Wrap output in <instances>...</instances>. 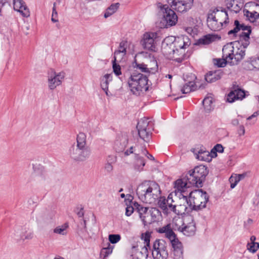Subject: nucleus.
<instances>
[{
  "mask_svg": "<svg viewBox=\"0 0 259 259\" xmlns=\"http://www.w3.org/2000/svg\"><path fill=\"white\" fill-rule=\"evenodd\" d=\"M234 28L230 30L228 34L230 35H236L237 33L242 31L239 34V41L231 42L225 45L222 49V58L214 59V64L219 67H224L227 64L235 65L243 59L245 55V49L250 44V34L251 28L250 26L246 25L237 20L234 21Z\"/></svg>",
  "mask_w": 259,
  "mask_h": 259,
  "instance_id": "1",
  "label": "nucleus"
},
{
  "mask_svg": "<svg viewBox=\"0 0 259 259\" xmlns=\"http://www.w3.org/2000/svg\"><path fill=\"white\" fill-rule=\"evenodd\" d=\"M136 193L143 202L152 204L160 197L161 190L159 185L155 182L146 181L138 186Z\"/></svg>",
  "mask_w": 259,
  "mask_h": 259,
  "instance_id": "2",
  "label": "nucleus"
},
{
  "mask_svg": "<svg viewBox=\"0 0 259 259\" xmlns=\"http://www.w3.org/2000/svg\"><path fill=\"white\" fill-rule=\"evenodd\" d=\"M158 202L159 207L162 210L163 213L168 214L173 212L178 215L182 214L186 211L187 206L185 205L188 203V199L186 195H183V198H180L182 203L177 204L172 198V194H169L166 199L164 197H159Z\"/></svg>",
  "mask_w": 259,
  "mask_h": 259,
  "instance_id": "3",
  "label": "nucleus"
},
{
  "mask_svg": "<svg viewBox=\"0 0 259 259\" xmlns=\"http://www.w3.org/2000/svg\"><path fill=\"white\" fill-rule=\"evenodd\" d=\"M148 81L146 75L135 71L128 80V87L133 94L139 96L148 90Z\"/></svg>",
  "mask_w": 259,
  "mask_h": 259,
  "instance_id": "4",
  "label": "nucleus"
},
{
  "mask_svg": "<svg viewBox=\"0 0 259 259\" xmlns=\"http://www.w3.org/2000/svg\"><path fill=\"white\" fill-rule=\"evenodd\" d=\"M228 19V15L225 10H214L208 14L207 26L212 31H219L224 25L229 23Z\"/></svg>",
  "mask_w": 259,
  "mask_h": 259,
  "instance_id": "5",
  "label": "nucleus"
},
{
  "mask_svg": "<svg viewBox=\"0 0 259 259\" xmlns=\"http://www.w3.org/2000/svg\"><path fill=\"white\" fill-rule=\"evenodd\" d=\"M187 199L188 203H185L186 206L189 205L193 210H199L206 207V204L208 201V196L202 189H198L191 191Z\"/></svg>",
  "mask_w": 259,
  "mask_h": 259,
  "instance_id": "6",
  "label": "nucleus"
},
{
  "mask_svg": "<svg viewBox=\"0 0 259 259\" xmlns=\"http://www.w3.org/2000/svg\"><path fill=\"white\" fill-rule=\"evenodd\" d=\"M135 206L136 207V211L144 226L151 224L156 221V216L159 213L157 209L144 207L138 203H135Z\"/></svg>",
  "mask_w": 259,
  "mask_h": 259,
  "instance_id": "7",
  "label": "nucleus"
},
{
  "mask_svg": "<svg viewBox=\"0 0 259 259\" xmlns=\"http://www.w3.org/2000/svg\"><path fill=\"white\" fill-rule=\"evenodd\" d=\"M207 174V167L200 165L195 167L193 170L190 171L186 175L189 183L197 187H201L202 182Z\"/></svg>",
  "mask_w": 259,
  "mask_h": 259,
  "instance_id": "8",
  "label": "nucleus"
},
{
  "mask_svg": "<svg viewBox=\"0 0 259 259\" xmlns=\"http://www.w3.org/2000/svg\"><path fill=\"white\" fill-rule=\"evenodd\" d=\"M70 157L76 162H83L89 158L91 150L88 147H80L72 145L68 152Z\"/></svg>",
  "mask_w": 259,
  "mask_h": 259,
  "instance_id": "9",
  "label": "nucleus"
},
{
  "mask_svg": "<svg viewBox=\"0 0 259 259\" xmlns=\"http://www.w3.org/2000/svg\"><path fill=\"white\" fill-rule=\"evenodd\" d=\"M157 7L163 13V19L166 27L174 26L178 21V16L174 10L170 9L167 5L161 3L157 4Z\"/></svg>",
  "mask_w": 259,
  "mask_h": 259,
  "instance_id": "10",
  "label": "nucleus"
},
{
  "mask_svg": "<svg viewBox=\"0 0 259 259\" xmlns=\"http://www.w3.org/2000/svg\"><path fill=\"white\" fill-rule=\"evenodd\" d=\"M152 254L154 259H166L168 256L167 244L162 239H157L153 244Z\"/></svg>",
  "mask_w": 259,
  "mask_h": 259,
  "instance_id": "11",
  "label": "nucleus"
},
{
  "mask_svg": "<svg viewBox=\"0 0 259 259\" xmlns=\"http://www.w3.org/2000/svg\"><path fill=\"white\" fill-rule=\"evenodd\" d=\"M178 221L182 224L181 226L177 228L179 231L187 236H191L195 234L196 226L193 219L191 216L186 217L184 221L182 219H179Z\"/></svg>",
  "mask_w": 259,
  "mask_h": 259,
  "instance_id": "12",
  "label": "nucleus"
},
{
  "mask_svg": "<svg viewBox=\"0 0 259 259\" xmlns=\"http://www.w3.org/2000/svg\"><path fill=\"white\" fill-rule=\"evenodd\" d=\"M157 33L155 32H146L143 34L140 41V44L145 50L155 52L156 50L155 39Z\"/></svg>",
  "mask_w": 259,
  "mask_h": 259,
  "instance_id": "13",
  "label": "nucleus"
},
{
  "mask_svg": "<svg viewBox=\"0 0 259 259\" xmlns=\"http://www.w3.org/2000/svg\"><path fill=\"white\" fill-rule=\"evenodd\" d=\"M166 2L173 9L180 13L189 11L193 5V0H166Z\"/></svg>",
  "mask_w": 259,
  "mask_h": 259,
  "instance_id": "14",
  "label": "nucleus"
},
{
  "mask_svg": "<svg viewBox=\"0 0 259 259\" xmlns=\"http://www.w3.org/2000/svg\"><path fill=\"white\" fill-rule=\"evenodd\" d=\"M132 153H134L135 154V169L139 172L142 171L143 170V167L145 165V161L144 158L139 155L140 153L139 147H135L134 149L133 147H131L129 149H127L124 152V155L126 156H128Z\"/></svg>",
  "mask_w": 259,
  "mask_h": 259,
  "instance_id": "15",
  "label": "nucleus"
},
{
  "mask_svg": "<svg viewBox=\"0 0 259 259\" xmlns=\"http://www.w3.org/2000/svg\"><path fill=\"white\" fill-rule=\"evenodd\" d=\"M13 237L17 241L30 240L33 237V233L26 226H18L15 229Z\"/></svg>",
  "mask_w": 259,
  "mask_h": 259,
  "instance_id": "16",
  "label": "nucleus"
},
{
  "mask_svg": "<svg viewBox=\"0 0 259 259\" xmlns=\"http://www.w3.org/2000/svg\"><path fill=\"white\" fill-rule=\"evenodd\" d=\"M192 186H193V184L189 183L187 180L186 175L184 177L177 180L175 182L176 195H178L180 198H183V195H186L187 197V194H185L186 191Z\"/></svg>",
  "mask_w": 259,
  "mask_h": 259,
  "instance_id": "17",
  "label": "nucleus"
},
{
  "mask_svg": "<svg viewBox=\"0 0 259 259\" xmlns=\"http://www.w3.org/2000/svg\"><path fill=\"white\" fill-rule=\"evenodd\" d=\"M65 73L60 72L56 73L52 71L48 76V88L50 90H55L58 86L61 85L65 78Z\"/></svg>",
  "mask_w": 259,
  "mask_h": 259,
  "instance_id": "18",
  "label": "nucleus"
},
{
  "mask_svg": "<svg viewBox=\"0 0 259 259\" xmlns=\"http://www.w3.org/2000/svg\"><path fill=\"white\" fill-rule=\"evenodd\" d=\"M149 121L147 119H141L138 123L137 128L140 137L145 142L150 140V132L147 131Z\"/></svg>",
  "mask_w": 259,
  "mask_h": 259,
  "instance_id": "19",
  "label": "nucleus"
},
{
  "mask_svg": "<svg viewBox=\"0 0 259 259\" xmlns=\"http://www.w3.org/2000/svg\"><path fill=\"white\" fill-rule=\"evenodd\" d=\"M172 38L173 39L171 41L175 49H177V52H179V49L185 50L191 45L190 38L186 35H181L177 38L172 37Z\"/></svg>",
  "mask_w": 259,
  "mask_h": 259,
  "instance_id": "20",
  "label": "nucleus"
},
{
  "mask_svg": "<svg viewBox=\"0 0 259 259\" xmlns=\"http://www.w3.org/2000/svg\"><path fill=\"white\" fill-rule=\"evenodd\" d=\"M13 5L14 10L19 12L23 17L30 16L29 9L22 0H13Z\"/></svg>",
  "mask_w": 259,
  "mask_h": 259,
  "instance_id": "21",
  "label": "nucleus"
},
{
  "mask_svg": "<svg viewBox=\"0 0 259 259\" xmlns=\"http://www.w3.org/2000/svg\"><path fill=\"white\" fill-rule=\"evenodd\" d=\"M33 176L35 178L36 181L42 182L47 179V175L43 166L40 164H32Z\"/></svg>",
  "mask_w": 259,
  "mask_h": 259,
  "instance_id": "22",
  "label": "nucleus"
},
{
  "mask_svg": "<svg viewBox=\"0 0 259 259\" xmlns=\"http://www.w3.org/2000/svg\"><path fill=\"white\" fill-rule=\"evenodd\" d=\"M172 37H168L164 39L162 44L163 53L170 59L175 50V47L172 42L170 44H168V42L172 41Z\"/></svg>",
  "mask_w": 259,
  "mask_h": 259,
  "instance_id": "23",
  "label": "nucleus"
},
{
  "mask_svg": "<svg viewBox=\"0 0 259 259\" xmlns=\"http://www.w3.org/2000/svg\"><path fill=\"white\" fill-rule=\"evenodd\" d=\"M127 143L128 139L126 136H119L115 142L114 149L117 152H122L125 148Z\"/></svg>",
  "mask_w": 259,
  "mask_h": 259,
  "instance_id": "24",
  "label": "nucleus"
},
{
  "mask_svg": "<svg viewBox=\"0 0 259 259\" xmlns=\"http://www.w3.org/2000/svg\"><path fill=\"white\" fill-rule=\"evenodd\" d=\"M157 232L160 234H164L165 237L169 240L172 239L176 236L170 224L158 228Z\"/></svg>",
  "mask_w": 259,
  "mask_h": 259,
  "instance_id": "25",
  "label": "nucleus"
},
{
  "mask_svg": "<svg viewBox=\"0 0 259 259\" xmlns=\"http://www.w3.org/2000/svg\"><path fill=\"white\" fill-rule=\"evenodd\" d=\"M152 63L153 67L144 63L136 64L137 68L139 69L142 72H150L151 71L156 70L157 69V64L155 60L152 59Z\"/></svg>",
  "mask_w": 259,
  "mask_h": 259,
  "instance_id": "26",
  "label": "nucleus"
},
{
  "mask_svg": "<svg viewBox=\"0 0 259 259\" xmlns=\"http://www.w3.org/2000/svg\"><path fill=\"white\" fill-rule=\"evenodd\" d=\"M220 38L221 37L218 36L217 35L209 34L199 38L198 41V43L199 45L201 44L207 45L214 41L217 39H220Z\"/></svg>",
  "mask_w": 259,
  "mask_h": 259,
  "instance_id": "27",
  "label": "nucleus"
},
{
  "mask_svg": "<svg viewBox=\"0 0 259 259\" xmlns=\"http://www.w3.org/2000/svg\"><path fill=\"white\" fill-rule=\"evenodd\" d=\"M195 154L196 155V158L197 159L205 161H210L211 158L213 157L209 151L203 149L199 150L197 152L195 153Z\"/></svg>",
  "mask_w": 259,
  "mask_h": 259,
  "instance_id": "28",
  "label": "nucleus"
},
{
  "mask_svg": "<svg viewBox=\"0 0 259 259\" xmlns=\"http://www.w3.org/2000/svg\"><path fill=\"white\" fill-rule=\"evenodd\" d=\"M226 5L228 9L235 13H238L241 9L242 5L238 4L236 0H230L226 1Z\"/></svg>",
  "mask_w": 259,
  "mask_h": 259,
  "instance_id": "29",
  "label": "nucleus"
},
{
  "mask_svg": "<svg viewBox=\"0 0 259 259\" xmlns=\"http://www.w3.org/2000/svg\"><path fill=\"white\" fill-rule=\"evenodd\" d=\"M222 75V72L220 71H210L205 75V79L207 82L212 83L221 79Z\"/></svg>",
  "mask_w": 259,
  "mask_h": 259,
  "instance_id": "30",
  "label": "nucleus"
},
{
  "mask_svg": "<svg viewBox=\"0 0 259 259\" xmlns=\"http://www.w3.org/2000/svg\"><path fill=\"white\" fill-rule=\"evenodd\" d=\"M245 68L248 70L256 69L259 70V57H254L250 58V60L246 62Z\"/></svg>",
  "mask_w": 259,
  "mask_h": 259,
  "instance_id": "31",
  "label": "nucleus"
},
{
  "mask_svg": "<svg viewBox=\"0 0 259 259\" xmlns=\"http://www.w3.org/2000/svg\"><path fill=\"white\" fill-rule=\"evenodd\" d=\"M213 98L210 96L206 97L203 99L202 104L205 112L210 113L213 109Z\"/></svg>",
  "mask_w": 259,
  "mask_h": 259,
  "instance_id": "32",
  "label": "nucleus"
},
{
  "mask_svg": "<svg viewBox=\"0 0 259 259\" xmlns=\"http://www.w3.org/2000/svg\"><path fill=\"white\" fill-rule=\"evenodd\" d=\"M185 56V51L179 49L177 52V49H175L170 59L174 60L178 62H181L184 59Z\"/></svg>",
  "mask_w": 259,
  "mask_h": 259,
  "instance_id": "33",
  "label": "nucleus"
},
{
  "mask_svg": "<svg viewBox=\"0 0 259 259\" xmlns=\"http://www.w3.org/2000/svg\"><path fill=\"white\" fill-rule=\"evenodd\" d=\"M120 4L118 3L111 5L105 11L104 15L105 18L111 16L114 14L118 9Z\"/></svg>",
  "mask_w": 259,
  "mask_h": 259,
  "instance_id": "34",
  "label": "nucleus"
},
{
  "mask_svg": "<svg viewBox=\"0 0 259 259\" xmlns=\"http://www.w3.org/2000/svg\"><path fill=\"white\" fill-rule=\"evenodd\" d=\"M112 80V74H106L101 78V87L102 90H106L108 89V84L110 81Z\"/></svg>",
  "mask_w": 259,
  "mask_h": 259,
  "instance_id": "35",
  "label": "nucleus"
},
{
  "mask_svg": "<svg viewBox=\"0 0 259 259\" xmlns=\"http://www.w3.org/2000/svg\"><path fill=\"white\" fill-rule=\"evenodd\" d=\"M76 146L80 147H88L87 146L86 135L83 133H79L76 138Z\"/></svg>",
  "mask_w": 259,
  "mask_h": 259,
  "instance_id": "36",
  "label": "nucleus"
},
{
  "mask_svg": "<svg viewBox=\"0 0 259 259\" xmlns=\"http://www.w3.org/2000/svg\"><path fill=\"white\" fill-rule=\"evenodd\" d=\"M195 83L193 81H189L186 83L181 89L183 94H187L196 90Z\"/></svg>",
  "mask_w": 259,
  "mask_h": 259,
  "instance_id": "37",
  "label": "nucleus"
},
{
  "mask_svg": "<svg viewBox=\"0 0 259 259\" xmlns=\"http://www.w3.org/2000/svg\"><path fill=\"white\" fill-rule=\"evenodd\" d=\"M244 15L252 23L255 22L256 19L259 18V16H255V14H254L252 12L246 9L244 10Z\"/></svg>",
  "mask_w": 259,
  "mask_h": 259,
  "instance_id": "38",
  "label": "nucleus"
},
{
  "mask_svg": "<svg viewBox=\"0 0 259 259\" xmlns=\"http://www.w3.org/2000/svg\"><path fill=\"white\" fill-rule=\"evenodd\" d=\"M68 227L67 224H65L61 226H58L54 229V233L62 235H65L67 234L66 229Z\"/></svg>",
  "mask_w": 259,
  "mask_h": 259,
  "instance_id": "39",
  "label": "nucleus"
},
{
  "mask_svg": "<svg viewBox=\"0 0 259 259\" xmlns=\"http://www.w3.org/2000/svg\"><path fill=\"white\" fill-rule=\"evenodd\" d=\"M142 238L144 240V247L142 248L143 251H147L148 249H151L150 246V235L149 233H146L144 235H142Z\"/></svg>",
  "mask_w": 259,
  "mask_h": 259,
  "instance_id": "40",
  "label": "nucleus"
},
{
  "mask_svg": "<svg viewBox=\"0 0 259 259\" xmlns=\"http://www.w3.org/2000/svg\"><path fill=\"white\" fill-rule=\"evenodd\" d=\"M174 251L182 249V244L176 237V235L172 239L169 240Z\"/></svg>",
  "mask_w": 259,
  "mask_h": 259,
  "instance_id": "41",
  "label": "nucleus"
},
{
  "mask_svg": "<svg viewBox=\"0 0 259 259\" xmlns=\"http://www.w3.org/2000/svg\"><path fill=\"white\" fill-rule=\"evenodd\" d=\"M113 246H111L110 244H108V246L107 247L103 248L101 252V254L104 256V257H106L108 256L109 254H111L113 251Z\"/></svg>",
  "mask_w": 259,
  "mask_h": 259,
  "instance_id": "42",
  "label": "nucleus"
},
{
  "mask_svg": "<svg viewBox=\"0 0 259 259\" xmlns=\"http://www.w3.org/2000/svg\"><path fill=\"white\" fill-rule=\"evenodd\" d=\"M224 151V147L222 145L218 144H217L213 148L211 151V155H212L214 156H217V152L219 153H223Z\"/></svg>",
  "mask_w": 259,
  "mask_h": 259,
  "instance_id": "43",
  "label": "nucleus"
},
{
  "mask_svg": "<svg viewBox=\"0 0 259 259\" xmlns=\"http://www.w3.org/2000/svg\"><path fill=\"white\" fill-rule=\"evenodd\" d=\"M249 10L255 14V16H259V5L255 3H250L249 4Z\"/></svg>",
  "mask_w": 259,
  "mask_h": 259,
  "instance_id": "44",
  "label": "nucleus"
},
{
  "mask_svg": "<svg viewBox=\"0 0 259 259\" xmlns=\"http://www.w3.org/2000/svg\"><path fill=\"white\" fill-rule=\"evenodd\" d=\"M109 241L112 244H115L120 241L121 236L119 234H110L108 237Z\"/></svg>",
  "mask_w": 259,
  "mask_h": 259,
  "instance_id": "45",
  "label": "nucleus"
},
{
  "mask_svg": "<svg viewBox=\"0 0 259 259\" xmlns=\"http://www.w3.org/2000/svg\"><path fill=\"white\" fill-rule=\"evenodd\" d=\"M127 42L122 41H121L118 48L117 52L121 53L122 55H125L126 52Z\"/></svg>",
  "mask_w": 259,
  "mask_h": 259,
  "instance_id": "46",
  "label": "nucleus"
},
{
  "mask_svg": "<svg viewBox=\"0 0 259 259\" xmlns=\"http://www.w3.org/2000/svg\"><path fill=\"white\" fill-rule=\"evenodd\" d=\"M147 251H144V253L142 251H137L134 255H133L134 259H145L147 256Z\"/></svg>",
  "mask_w": 259,
  "mask_h": 259,
  "instance_id": "47",
  "label": "nucleus"
},
{
  "mask_svg": "<svg viewBox=\"0 0 259 259\" xmlns=\"http://www.w3.org/2000/svg\"><path fill=\"white\" fill-rule=\"evenodd\" d=\"M229 180L230 183V187L232 189L234 188L239 182V179L237 178L235 175L231 176Z\"/></svg>",
  "mask_w": 259,
  "mask_h": 259,
  "instance_id": "48",
  "label": "nucleus"
},
{
  "mask_svg": "<svg viewBox=\"0 0 259 259\" xmlns=\"http://www.w3.org/2000/svg\"><path fill=\"white\" fill-rule=\"evenodd\" d=\"M248 249L251 252L254 253L259 248V243L252 242L250 244H248Z\"/></svg>",
  "mask_w": 259,
  "mask_h": 259,
  "instance_id": "49",
  "label": "nucleus"
},
{
  "mask_svg": "<svg viewBox=\"0 0 259 259\" xmlns=\"http://www.w3.org/2000/svg\"><path fill=\"white\" fill-rule=\"evenodd\" d=\"M237 99H242L245 97V92L243 90L239 89L234 90Z\"/></svg>",
  "mask_w": 259,
  "mask_h": 259,
  "instance_id": "50",
  "label": "nucleus"
},
{
  "mask_svg": "<svg viewBox=\"0 0 259 259\" xmlns=\"http://www.w3.org/2000/svg\"><path fill=\"white\" fill-rule=\"evenodd\" d=\"M235 100H237V99L236 98L234 91L233 90L230 92L228 95L227 100L228 102L232 103Z\"/></svg>",
  "mask_w": 259,
  "mask_h": 259,
  "instance_id": "51",
  "label": "nucleus"
},
{
  "mask_svg": "<svg viewBox=\"0 0 259 259\" xmlns=\"http://www.w3.org/2000/svg\"><path fill=\"white\" fill-rule=\"evenodd\" d=\"M113 70L116 75H119L121 74L120 66L114 62H113Z\"/></svg>",
  "mask_w": 259,
  "mask_h": 259,
  "instance_id": "52",
  "label": "nucleus"
},
{
  "mask_svg": "<svg viewBox=\"0 0 259 259\" xmlns=\"http://www.w3.org/2000/svg\"><path fill=\"white\" fill-rule=\"evenodd\" d=\"M174 254L175 259H183V249L174 251Z\"/></svg>",
  "mask_w": 259,
  "mask_h": 259,
  "instance_id": "53",
  "label": "nucleus"
},
{
  "mask_svg": "<svg viewBox=\"0 0 259 259\" xmlns=\"http://www.w3.org/2000/svg\"><path fill=\"white\" fill-rule=\"evenodd\" d=\"M125 55H122L121 53L117 51L114 52V60L113 62H120Z\"/></svg>",
  "mask_w": 259,
  "mask_h": 259,
  "instance_id": "54",
  "label": "nucleus"
},
{
  "mask_svg": "<svg viewBox=\"0 0 259 259\" xmlns=\"http://www.w3.org/2000/svg\"><path fill=\"white\" fill-rule=\"evenodd\" d=\"M185 31L187 33L189 34L190 35L192 36H194L195 35L197 34V29L195 28H192L191 27H188L185 28Z\"/></svg>",
  "mask_w": 259,
  "mask_h": 259,
  "instance_id": "55",
  "label": "nucleus"
},
{
  "mask_svg": "<svg viewBox=\"0 0 259 259\" xmlns=\"http://www.w3.org/2000/svg\"><path fill=\"white\" fill-rule=\"evenodd\" d=\"M141 153L143 154V155H145L146 156H147V158L150 160H154V157L149 154L148 153V151L145 149L143 147L141 149Z\"/></svg>",
  "mask_w": 259,
  "mask_h": 259,
  "instance_id": "56",
  "label": "nucleus"
},
{
  "mask_svg": "<svg viewBox=\"0 0 259 259\" xmlns=\"http://www.w3.org/2000/svg\"><path fill=\"white\" fill-rule=\"evenodd\" d=\"M134 208L132 206H127L125 208V215L130 216L134 212Z\"/></svg>",
  "mask_w": 259,
  "mask_h": 259,
  "instance_id": "57",
  "label": "nucleus"
},
{
  "mask_svg": "<svg viewBox=\"0 0 259 259\" xmlns=\"http://www.w3.org/2000/svg\"><path fill=\"white\" fill-rule=\"evenodd\" d=\"M105 169L108 173H111L113 169V167L112 164L110 162H107L105 165Z\"/></svg>",
  "mask_w": 259,
  "mask_h": 259,
  "instance_id": "58",
  "label": "nucleus"
},
{
  "mask_svg": "<svg viewBox=\"0 0 259 259\" xmlns=\"http://www.w3.org/2000/svg\"><path fill=\"white\" fill-rule=\"evenodd\" d=\"M245 130L243 125H240L237 130V133L239 136H243L245 134Z\"/></svg>",
  "mask_w": 259,
  "mask_h": 259,
  "instance_id": "59",
  "label": "nucleus"
},
{
  "mask_svg": "<svg viewBox=\"0 0 259 259\" xmlns=\"http://www.w3.org/2000/svg\"><path fill=\"white\" fill-rule=\"evenodd\" d=\"M116 161V157L113 155H110L108 156V162H110L111 164Z\"/></svg>",
  "mask_w": 259,
  "mask_h": 259,
  "instance_id": "60",
  "label": "nucleus"
},
{
  "mask_svg": "<svg viewBox=\"0 0 259 259\" xmlns=\"http://www.w3.org/2000/svg\"><path fill=\"white\" fill-rule=\"evenodd\" d=\"M259 115V110L254 112L251 116L247 117V120H250L252 118L256 117Z\"/></svg>",
  "mask_w": 259,
  "mask_h": 259,
  "instance_id": "61",
  "label": "nucleus"
},
{
  "mask_svg": "<svg viewBox=\"0 0 259 259\" xmlns=\"http://www.w3.org/2000/svg\"><path fill=\"white\" fill-rule=\"evenodd\" d=\"M231 123L234 126H237L239 124V121L238 119L235 118L231 120Z\"/></svg>",
  "mask_w": 259,
  "mask_h": 259,
  "instance_id": "62",
  "label": "nucleus"
},
{
  "mask_svg": "<svg viewBox=\"0 0 259 259\" xmlns=\"http://www.w3.org/2000/svg\"><path fill=\"white\" fill-rule=\"evenodd\" d=\"M7 0H0V15H1L2 8L6 3Z\"/></svg>",
  "mask_w": 259,
  "mask_h": 259,
  "instance_id": "63",
  "label": "nucleus"
},
{
  "mask_svg": "<svg viewBox=\"0 0 259 259\" xmlns=\"http://www.w3.org/2000/svg\"><path fill=\"white\" fill-rule=\"evenodd\" d=\"M235 175L236 176V177L237 178H238L239 179V181L240 180H242L243 179H244L245 176V174H239V175L235 174Z\"/></svg>",
  "mask_w": 259,
  "mask_h": 259,
  "instance_id": "64",
  "label": "nucleus"
}]
</instances>
